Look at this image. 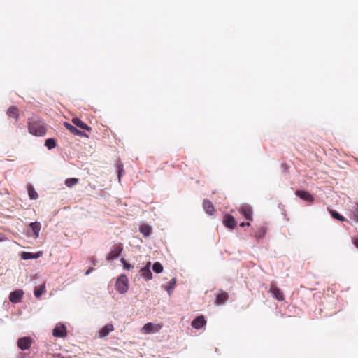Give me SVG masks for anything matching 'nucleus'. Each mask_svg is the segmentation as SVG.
I'll use <instances>...</instances> for the list:
<instances>
[{"mask_svg": "<svg viewBox=\"0 0 358 358\" xmlns=\"http://www.w3.org/2000/svg\"><path fill=\"white\" fill-rule=\"evenodd\" d=\"M52 334L55 337H65L66 336V327L64 324H57L53 329Z\"/></svg>", "mask_w": 358, "mask_h": 358, "instance_id": "7", "label": "nucleus"}, {"mask_svg": "<svg viewBox=\"0 0 358 358\" xmlns=\"http://www.w3.org/2000/svg\"><path fill=\"white\" fill-rule=\"evenodd\" d=\"M152 270L156 273H160L163 271V266L160 262H155L152 266Z\"/></svg>", "mask_w": 358, "mask_h": 358, "instance_id": "27", "label": "nucleus"}, {"mask_svg": "<svg viewBox=\"0 0 358 358\" xmlns=\"http://www.w3.org/2000/svg\"><path fill=\"white\" fill-rule=\"evenodd\" d=\"M176 280L175 278H172L168 283L166 286H165L166 290L168 292L170 295L171 292L173 291L176 285Z\"/></svg>", "mask_w": 358, "mask_h": 358, "instance_id": "22", "label": "nucleus"}, {"mask_svg": "<svg viewBox=\"0 0 358 358\" xmlns=\"http://www.w3.org/2000/svg\"><path fill=\"white\" fill-rule=\"evenodd\" d=\"M265 234H266L265 229L264 228H262L258 232H257L255 234V237L257 238H262V236H264Z\"/></svg>", "mask_w": 358, "mask_h": 358, "instance_id": "33", "label": "nucleus"}, {"mask_svg": "<svg viewBox=\"0 0 358 358\" xmlns=\"http://www.w3.org/2000/svg\"><path fill=\"white\" fill-rule=\"evenodd\" d=\"M29 196L31 199H36L38 196L37 192L35 191L33 187L30 186L28 188Z\"/></svg>", "mask_w": 358, "mask_h": 358, "instance_id": "28", "label": "nucleus"}, {"mask_svg": "<svg viewBox=\"0 0 358 358\" xmlns=\"http://www.w3.org/2000/svg\"><path fill=\"white\" fill-rule=\"evenodd\" d=\"M351 212L352 214V219L356 222H358V203H357L353 209L351 210Z\"/></svg>", "mask_w": 358, "mask_h": 358, "instance_id": "29", "label": "nucleus"}, {"mask_svg": "<svg viewBox=\"0 0 358 358\" xmlns=\"http://www.w3.org/2000/svg\"><path fill=\"white\" fill-rule=\"evenodd\" d=\"M163 327V323L154 324L152 322L146 323L142 328V332L145 334H155L159 332Z\"/></svg>", "mask_w": 358, "mask_h": 358, "instance_id": "3", "label": "nucleus"}, {"mask_svg": "<svg viewBox=\"0 0 358 358\" xmlns=\"http://www.w3.org/2000/svg\"><path fill=\"white\" fill-rule=\"evenodd\" d=\"M56 141L55 138H48L45 140V145L49 149H52L56 147Z\"/></svg>", "mask_w": 358, "mask_h": 358, "instance_id": "24", "label": "nucleus"}, {"mask_svg": "<svg viewBox=\"0 0 358 358\" xmlns=\"http://www.w3.org/2000/svg\"><path fill=\"white\" fill-rule=\"evenodd\" d=\"M238 212L248 220H252V210L250 206H242L238 209Z\"/></svg>", "mask_w": 358, "mask_h": 358, "instance_id": "14", "label": "nucleus"}, {"mask_svg": "<svg viewBox=\"0 0 358 358\" xmlns=\"http://www.w3.org/2000/svg\"><path fill=\"white\" fill-rule=\"evenodd\" d=\"M45 292V284H42L39 287H37L34 290V296L36 298H40L41 296Z\"/></svg>", "mask_w": 358, "mask_h": 358, "instance_id": "23", "label": "nucleus"}, {"mask_svg": "<svg viewBox=\"0 0 358 358\" xmlns=\"http://www.w3.org/2000/svg\"><path fill=\"white\" fill-rule=\"evenodd\" d=\"M62 358H64V357H62Z\"/></svg>", "mask_w": 358, "mask_h": 358, "instance_id": "38", "label": "nucleus"}, {"mask_svg": "<svg viewBox=\"0 0 358 358\" xmlns=\"http://www.w3.org/2000/svg\"><path fill=\"white\" fill-rule=\"evenodd\" d=\"M115 287L120 294H124L129 289V280L125 275H121L116 280Z\"/></svg>", "mask_w": 358, "mask_h": 358, "instance_id": "2", "label": "nucleus"}, {"mask_svg": "<svg viewBox=\"0 0 358 358\" xmlns=\"http://www.w3.org/2000/svg\"><path fill=\"white\" fill-rule=\"evenodd\" d=\"M250 222H242L240 224V226L243 227H245V226H250Z\"/></svg>", "mask_w": 358, "mask_h": 358, "instance_id": "35", "label": "nucleus"}, {"mask_svg": "<svg viewBox=\"0 0 358 358\" xmlns=\"http://www.w3.org/2000/svg\"><path fill=\"white\" fill-rule=\"evenodd\" d=\"M93 271V268H89L86 272H85V275H89L92 271Z\"/></svg>", "mask_w": 358, "mask_h": 358, "instance_id": "37", "label": "nucleus"}, {"mask_svg": "<svg viewBox=\"0 0 358 358\" xmlns=\"http://www.w3.org/2000/svg\"><path fill=\"white\" fill-rule=\"evenodd\" d=\"M296 195H297L301 199L313 203L314 201V197L309 192L303 190H296Z\"/></svg>", "mask_w": 358, "mask_h": 358, "instance_id": "11", "label": "nucleus"}, {"mask_svg": "<svg viewBox=\"0 0 358 358\" xmlns=\"http://www.w3.org/2000/svg\"><path fill=\"white\" fill-rule=\"evenodd\" d=\"M21 257H22L23 259H34V254H33V253H31V252H23L21 254Z\"/></svg>", "mask_w": 358, "mask_h": 358, "instance_id": "30", "label": "nucleus"}, {"mask_svg": "<svg viewBox=\"0 0 358 358\" xmlns=\"http://www.w3.org/2000/svg\"><path fill=\"white\" fill-rule=\"evenodd\" d=\"M121 262L122 264V266L124 269L126 270H129L131 268H133L134 266L132 265H131L130 264H129L128 262H127L124 259H121Z\"/></svg>", "mask_w": 358, "mask_h": 358, "instance_id": "32", "label": "nucleus"}, {"mask_svg": "<svg viewBox=\"0 0 358 358\" xmlns=\"http://www.w3.org/2000/svg\"><path fill=\"white\" fill-rule=\"evenodd\" d=\"M42 254L41 252H38L37 253H35L34 254V259H36V258H38L41 256V255Z\"/></svg>", "mask_w": 358, "mask_h": 358, "instance_id": "34", "label": "nucleus"}, {"mask_svg": "<svg viewBox=\"0 0 358 358\" xmlns=\"http://www.w3.org/2000/svg\"><path fill=\"white\" fill-rule=\"evenodd\" d=\"M31 342L29 337H23L18 340L17 346L22 350H27L30 348Z\"/></svg>", "mask_w": 358, "mask_h": 358, "instance_id": "10", "label": "nucleus"}, {"mask_svg": "<svg viewBox=\"0 0 358 358\" xmlns=\"http://www.w3.org/2000/svg\"><path fill=\"white\" fill-rule=\"evenodd\" d=\"M72 123L76 127L85 129L87 131H92V128L90 127H89L87 124H86L85 122H83L78 117L73 118Z\"/></svg>", "mask_w": 358, "mask_h": 358, "instance_id": "18", "label": "nucleus"}, {"mask_svg": "<svg viewBox=\"0 0 358 358\" xmlns=\"http://www.w3.org/2000/svg\"><path fill=\"white\" fill-rule=\"evenodd\" d=\"M140 231L145 237H148L151 233V227L148 224H143L140 227Z\"/></svg>", "mask_w": 358, "mask_h": 358, "instance_id": "21", "label": "nucleus"}, {"mask_svg": "<svg viewBox=\"0 0 358 358\" xmlns=\"http://www.w3.org/2000/svg\"><path fill=\"white\" fill-rule=\"evenodd\" d=\"M206 321L203 315L197 316L194 319L191 323L192 327L195 329H200L206 325Z\"/></svg>", "mask_w": 358, "mask_h": 358, "instance_id": "12", "label": "nucleus"}, {"mask_svg": "<svg viewBox=\"0 0 358 358\" xmlns=\"http://www.w3.org/2000/svg\"><path fill=\"white\" fill-rule=\"evenodd\" d=\"M114 330V327L112 324L109 323L103 327L99 331V338H104L107 336L110 332H112Z\"/></svg>", "mask_w": 358, "mask_h": 358, "instance_id": "13", "label": "nucleus"}, {"mask_svg": "<svg viewBox=\"0 0 358 358\" xmlns=\"http://www.w3.org/2000/svg\"><path fill=\"white\" fill-rule=\"evenodd\" d=\"M29 226L32 229V231L34 234L35 238H38L39 236V232H40L41 227L40 222H31L29 224Z\"/></svg>", "mask_w": 358, "mask_h": 358, "instance_id": "20", "label": "nucleus"}, {"mask_svg": "<svg viewBox=\"0 0 358 358\" xmlns=\"http://www.w3.org/2000/svg\"><path fill=\"white\" fill-rule=\"evenodd\" d=\"M24 292L22 289H17L12 292L9 295V300L13 303H20L23 297Z\"/></svg>", "mask_w": 358, "mask_h": 358, "instance_id": "9", "label": "nucleus"}, {"mask_svg": "<svg viewBox=\"0 0 358 358\" xmlns=\"http://www.w3.org/2000/svg\"><path fill=\"white\" fill-rule=\"evenodd\" d=\"M203 208L207 214L210 215H213L214 214L215 208L210 201L204 199L203 201Z\"/></svg>", "mask_w": 358, "mask_h": 358, "instance_id": "17", "label": "nucleus"}, {"mask_svg": "<svg viewBox=\"0 0 358 358\" xmlns=\"http://www.w3.org/2000/svg\"><path fill=\"white\" fill-rule=\"evenodd\" d=\"M64 126L72 134H73L75 136H81V137L83 136V137L89 138L88 135H87L84 131L78 130L76 127H75L74 126L71 125L70 123H69L67 122H65L64 123Z\"/></svg>", "mask_w": 358, "mask_h": 358, "instance_id": "6", "label": "nucleus"}, {"mask_svg": "<svg viewBox=\"0 0 358 358\" xmlns=\"http://www.w3.org/2000/svg\"><path fill=\"white\" fill-rule=\"evenodd\" d=\"M329 213L331 215L332 217L336 220H338L341 222H343L345 220V218L343 215H340L338 212H336L335 210H329Z\"/></svg>", "mask_w": 358, "mask_h": 358, "instance_id": "25", "label": "nucleus"}, {"mask_svg": "<svg viewBox=\"0 0 358 358\" xmlns=\"http://www.w3.org/2000/svg\"><path fill=\"white\" fill-rule=\"evenodd\" d=\"M28 129L30 134L42 136L46 133V127L45 123L38 117H31L28 122Z\"/></svg>", "mask_w": 358, "mask_h": 358, "instance_id": "1", "label": "nucleus"}, {"mask_svg": "<svg viewBox=\"0 0 358 358\" xmlns=\"http://www.w3.org/2000/svg\"><path fill=\"white\" fill-rule=\"evenodd\" d=\"M6 115L10 117V118H13L15 119V120H17L18 118H19V109L17 106H10L6 112Z\"/></svg>", "mask_w": 358, "mask_h": 358, "instance_id": "16", "label": "nucleus"}, {"mask_svg": "<svg viewBox=\"0 0 358 358\" xmlns=\"http://www.w3.org/2000/svg\"><path fill=\"white\" fill-rule=\"evenodd\" d=\"M353 243L355 245V247L358 248V238H355L353 240Z\"/></svg>", "mask_w": 358, "mask_h": 358, "instance_id": "36", "label": "nucleus"}, {"mask_svg": "<svg viewBox=\"0 0 358 358\" xmlns=\"http://www.w3.org/2000/svg\"><path fill=\"white\" fill-rule=\"evenodd\" d=\"M228 299V294L221 290V292L217 295L215 303L217 305H222L225 303Z\"/></svg>", "mask_w": 358, "mask_h": 358, "instance_id": "19", "label": "nucleus"}, {"mask_svg": "<svg viewBox=\"0 0 358 358\" xmlns=\"http://www.w3.org/2000/svg\"><path fill=\"white\" fill-rule=\"evenodd\" d=\"M150 262H148L147 265L141 269V276L146 280H150L152 278V274L150 270Z\"/></svg>", "mask_w": 358, "mask_h": 358, "instance_id": "15", "label": "nucleus"}, {"mask_svg": "<svg viewBox=\"0 0 358 358\" xmlns=\"http://www.w3.org/2000/svg\"><path fill=\"white\" fill-rule=\"evenodd\" d=\"M123 172H124L123 165L121 164H118V166H117V176H118V180H119V182H120V180H121V177H122V175Z\"/></svg>", "mask_w": 358, "mask_h": 358, "instance_id": "31", "label": "nucleus"}, {"mask_svg": "<svg viewBox=\"0 0 358 358\" xmlns=\"http://www.w3.org/2000/svg\"><path fill=\"white\" fill-rule=\"evenodd\" d=\"M223 224L230 229H234L237 224V222L231 215L226 214L223 217Z\"/></svg>", "mask_w": 358, "mask_h": 358, "instance_id": "5", "label": "nucleus"}, {"mask_svg": "<svg viewBox=\"0 0 358 358\" xmlns=\"http://www.w3.org/2000/svg\"><path fill=\"white\" fill-rule=\"evenodd\" d=\"M123 250L122 243L115 244L107 255V260H113L119 257Z\"/></svg>", "mask_w": 358, "mask_h": 358, "instance_id": "4", "label": "nucleus"}, {"mask_svg": "<svg viewBox=\"0 0 358 358\" xmlns=\"http://www.w3.org/2000/svg\"><path fill=\"white\" fill-rule=\"evenodd\" d=\"M269 292L278 301H283L285 299L284 294L282 291L273 284L271 285Z\"/></svg>", "mask_w": 358, "mask_h": 358, "instance_id": "8", "label": "nucleus"}, {"mask_svg": "<svg viewBox=\"0 0 358 358\" xmlns=\"http://www.w3.org/2000/svg\"><path fill=\"white\" fill-rule=\"evenodd\" d=\"M78 182V179L76 178H67L65 180V185L68 187H71L73 185H76Z\"/></svg>", "mask_w": 358, "mask_h": 358, "instance_id": "26", "label": "nucleus"}]
</instances>
